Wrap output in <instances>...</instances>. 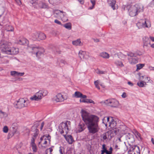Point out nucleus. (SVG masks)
I'll use <instances>...</instances> for the list:
<instances>
[{
    "mask_svg": "<svg viewBox=\"0 0 154 154\" xmlns=\"http://www.w3.org/2000/svg\"><path fill=\"white\" fill-rule=\"evenodd\" d=\"M28 40L26 39L22 38L18 40L16 43L21 45H24L27 43Z\"/></svg>",
    "mask_w": 154,
    "mask_h": 154,
    "instance_id": "17",
    "label": "nucleus"
},
{
    "mask_svg": "<svg viewBox=\"0 0 154 154\" xmlns=\"http://www.w3.org/2000/svg\"><path fill=\"white\" fill-rule=\"evenodd\" d=\"M128 154H140L139 147L136 146H132L128 152Z\"/></svg>",
    "mask_w": 154,
    "mask_h": 154,
    "instance_id": "10",
    "label": "nucleus"
},
{
    "mask_svg": "<svg viewBox=\"0 0 154 154\" xmlns=\"http://www.w3.org/2000/svg\"><path fill=\"white\" fill-rule=\"evenodd\" d=\"M145 81H147L148 82H147V83L148 82L150 81H152V80H150V78H149L148 77H146L145 78Z\"/></svg>",
    "mask_w": 154,
    "mask_h": 154,
    "instance_id": "58",
    "label": "nucleus"
},
{
    "mask_svg": "<svg viewBox=\"0 0 154 154\" xmlns=\"http://www.w3.org/2000/svg\"><path fill=\"white\" fill-rule=\"evenodd\" d=\"M128 60L130 63L131 64H135L138 62V60L135 57L128 58Z\"/></svg>",
    "mask_w": 154,
    "mask_h": 154,
    "instance_id": "21",
    "label": "nucleus"
},
{
    "mask_svg": "<svg viewBox=\"0 0 154 154\" xmlns=\"http://www.w3.org/2000/svg\"><path fill=\"white\" fill-rule=\"evenodd\" d=\"M39 7L41 8H48V6L45 3L40 2L38 4Z\"/></svg>",
    "mask_w": 154,
    "mask_h": 154,
    "instance_id": "25",
    "label": "nucleus"
},
{
    "mask_svg": "<svg viewBox=\"0 0 154 154\" xmlns=\"http://www.w3.org/2000/svg\"><path fill=\"white\" fill-rule=\"evenodd\" d=\"M87 103H95L94 101L91 99H87Z\"/></svg>",
    "mask_w": 154,
    "mask_h": 154,
    "instance_id": "53",
    "label": "nucleus"
},
{
    "mask_svg": "<svg viewBox=\"0 0 154 154\" xmlns=\"http://www.w3.org/2000/svg\"><path fill=\"white\" fill-rule=\"evenodd\" d=\"M119 129H116V130H113V132H114V133H115V134H118V133L119 132Z\"/></svg>",
    "mask_w": 154,
    "mask_h": 154,
    "instance_id": "55",
    "label": "nucleus"
},
{
    "mask_svg": "<svg viewBox=\"0 0 154 154\" xmlns=\"http://www.w3.org/2000/svg\"><path fill=\"white\" fill-rule=\"evenodd\" d=\"M59 152L60 154H63L64 152V148L63 146H60L59 147Z\"/></svg>",
    "mask_w": 154,
    "mask_h": 154,
    "instance_id": "41",
    "label": "nucleus"
},
{
    "mask_svg": "<svg viewBox=\"0 0 154 154\" xmlns=\"http://www.w3.org/2000/svg\"><path fill=\"white\" fill-rule=\"evenodd\" d=\"M39 126L38 123H37L35 124L31 128V131L32 133V137L31 140V145L33 150L35 152H36L37 150V146L35 143L34 142L39 133V131L37 128Z\"/></svg>",
    "mask_w": 154,
    "mask_h": 154,
    "instance_id": "2",
    "label": "nucleus"
},
{
    "mask_svg": "<svg viewBox=\"0 0 154 154\" xmlns=\"http://www.w3.org/2000/svg\"><path fill=\"white\" fill-rule=\"evenodd\" d=\"M91 2L92 3V4L93 5H92V7H90V9H91L93 8V7L94 6V5H95V2L94 0H91Z\"/></svg>",
    "mask_w": 154,
    "mask_h": 154,
    "instance_id": "56",
    "label": "nucleus"
},
{
    "mask_svg": "<svg viewBox=\"0 0 154 154\" xmlns=\"http://www.w3.org/2000/svg\"><path fill=\"white\" fill-rule=\"evenodd\" d=\"M49 3L52 5H56L58 2L57 0H49Z\"/></svg>",
    "mask_w": 154,
    "mask_h": 154,
    "instance_id": "42",
    "label": "nucleus"
},
{
    "mask_svg": "<svg viewBox=\"0 0 154 154\" xmlns=\"http://www.w3.org/2000/svg\"><path fill=\"white\" fill-rule=\"evenodd\" d=\"M8 131V128L6 126L4 127L3 128V131L5 133H7Z\"/></svg>",
    "mask_w": 154,
    "mask_h": 154,
    "instance_id": "46",
    "label": "nucleus"
},
{
    "mask_svg": "<svg viewBox=\"0 0 154 154\" xmlns=\"http://www.w3.org/2000/svg\"><path fill=\"white\" fill-rule=\"evenodd\" d=\"M72 43L73 45L76 46H81L83 45V43H81L80 39H78L76 40L73 41Z\"/></svg>",
    "mask_w": 154,
    "mask_h": 154,
    "instance_id": "24",
    "label": "nucleus"
},
{
    "mask_svg": "<svg viewBox=\"0 0 154 154\" xmlns=\"http://www.w3.org/2000/svg\"><path fill=\"white\" fill-rule=\"evenodd\" d=\"M82 95V94L79 91H76L75 93L73 95V97L79 98L81 97V96Z\"/></svg>",
    "mask_w": 154,
    "mask_h": 154,
    "instance_id": "30",
    "label": "nucleus"
},
{
    "mask_svg": "<svg viewBox=\"0 0 154 154\" xmlns=\"http://www.w3.org/2000/svg\"><path fill=\"white\" fill-rule=\"evenodd\" d=\"M111 117H105L104 118L103 120V123H104L105 126L107 127L108 125L109 122L111 121L110 118Z\"/></svg>",
    "mask_w": 154,
    "mask_h": 154,
    "instance_id": "18",
    "label": "nucleus"
},
{
    "mask_svg": "<svg viewBox=\"0 0 154 154\" xmlns=\"http://www.w3.org/2000/svg\"><path fill=\"white\" fill-rule=\"evenodd\" d=\"M105 145L104 144H103L102 145L103 150H102L101 151L106 152V154H107V153H108V150H107L106 148L105 147Z\"/></svg>",
    "mask_w": 154,
    "mask_h": 154,
    "instance_id": "45",
    "label": "nucleus"
},
{
    "mask_svg": "<svg viewBox=\"0 0 154 154\" xmlns=\"http://www.w3.org/2000/svg\"><path fill=\"white\" fill-rule=\"evenodd\" d=\"M96 72L97 74H103L105 73L104 72L102 71H100L99 69H97Z\"/></svg>",
    "mask_w": 154,
    "mask_h": 154,
    "instance_id": "49",
    "label": "nucleus"
},
{
    "mask_svg": "<svg viewBox=\"0 0 154 154\" xmlns=\"http://www.w3.org/2000/svg\"><path fill=\"white\" fill-rule=\"evenodd\" d=\"M128 84L131 86L133 85V84L130 82H128Z\"/></svg>",
    "mask_w": 154,
    "mask_h": 154,
    "instance_id": "62",
    "label": "nucleus"
},
{
    "mask_svg": "<svg viewBox=\"0 0 154 154\" xmlns=\"http://www.w3.org/2000/svg\"><path fill=\"white\" fill-rule=\"evenodd\" d=\"M106 134L107 139L110 140L113 136L112 135H111V134H112L111 131H109L106 132Z\"/></svg>",
    "mask_w": 154,
    "mask_h": 154,
    "instance_id": "34",
    "label": "nucleus"
},
{
    "mask_svg": "<svg viewBox=\"0 0 154 154\" xmlns=\"http://www.w3.org/2000/svg\"><path fill=\"white\" fill-rule=\"evenodd\" d=\"M45 35L42 32L38 33V40H43L46 38Z\"/></svg>",
    "mask_w": 154,
    "mask_h": 154,
    "instance_id": "23",
    "label": "nucleus"
},
{
    "mask_svg": "<svg viewBox=\"0 0 154 154\" xmlns=\"http://www.w3.org/2000/svg\"><path fill=\"white\" fill-rule=\"evenodd\" d=\"M11 45L10 42L5 41H2L0 42V50L2 52L6 54L7 50Z\"/></svg>",
    "mask_w": 154,
    "mask_h": 154,
    "instance_id": "7",
    "label": "nucleus"
},
{
    "mask_svg": "<svg viewBox=\"0 0 154 154\" xmlns=\"http://www.w3.org/2000/svg\"><path fill=\"white\" fill-rule=\"evenodd\" d=\"M112 147H110L109 149V150L108 151V153L107 154H112Z\"/></svg>",
    "mask_w": 154,
    "mask_h": 154,
    "instance_id": "52",
    "label": "nucleus"
},
{
    "mask_svg": "<svg viewBox=\"0 0 154 154\" xmlns=\"http://www.w3.org/2000/svg\"><path fill=\"white\" fill-rule=\"evenodd\" d=\"M66 99V98H65L63 96L61 93H58L54 97L53 100L57 102H63Z\"/></svg>",
    "mask_w": 154,
    "mask_h": 154,
    "instance_id": "12",
    "label": "nucleus"
},
{
    "mask_svg": "<svg viewBox=\"0 0 154 154\" xmlns=\"http://www.w3.org/2000/svg\"><path fill=\"white\" fill-rule=\"evenodd\" d=\"M70 122L69 121H67L66 122H62L60 124L59 126V131L60 133L63 135H66L68 133L69 130V126Z\"/></svg>",
    "mask_w": 154,
    "mask_h": 154,
    "instance_id": "5",
    "label": "nucleus"
},
{
    "mask_svg": "<svg viewBox=\"0 0 154 154\" xmlns=\"http://www.w3.org/2000/svg\"><path fill=\"white\" fill-rule=\"evenodd\" d=\"M107 2L109 5L111 7L113 10L116 9L115 7V5L116 2V0H108Z\"/></svg>",
    "mask_w": 154,
    "mask_h": 154,
    "instance_id": "16",
    "label": "nucleus"
},
{
    "mask_svg": "<svg viewBox=\"0 0 154 154\" xmlns=\"http://www.w3.org/2000/svg\"><path fill=\"white\" fill-rule=\"evenodd\" d=\"M149 38L152 42H154V37L150 36Z\"/></svg>",
    "mask_w": 154,
    "mask_h": 154,
    "instance_id": "61",
    "label": "nucleus"
},
{
    "mask_svg": "<svg viewBox=\"0 0 154 154\" xmlns=\"http://www.w3.org/2000/svg\"><path fill=\"white\" fill-rule=\"evenodd\" d=\"M126 8L128 9L130 15L131 17L136 16L138 13L143 11V7L142 6H139L138 5H135L131 6L128 5Z\"/></svg>",
    "mask_w": 154,
    "mask_h": 154,
    "instance_id": "3",
    "label": "nucleus"
},
{
    "mask_svg": "<svg viewBox=\"0 0 154 154\" xmlns=\"http://www.w3.org/2000/svg\"><path fill=\"white\" fill-rule=\"evenodd\" d=\"M63 26L69 30H70L71 29L72 26L71 23H66L65 24H64Z\"/></svg>",
    "mask_w": 154,
    "mask_h": 154,
    "instance_id": "32",
    "label": "nucleus"
},
{
    "mask_svg": "<svg viewBox=\"0 0 154 154\" xmlns=\"http://www.w3.org/2000/svg\"><path fill=\"white\" fill-rule=\"evenodd\" d=\"M149 151L148 149H145L143 151L142 154H149Z\"/></svg>",
    "mask_w": 154,
    "mask_h": 154,
    "instance_id": "47",
    "label": "nucleus"
},
{
    "mask_svg": "<svg viewBox=\"0 0 154 154\" xmlns=\"http://www.w3.org/2000/svg\"><path fill=\"white\" fill-rule=\"evenodd\" d=\"M127 55L130 57L129 58L134 57L136 56V54L132 52H129L127 54Z\"/></svg>",
    "mask_w": 154,
    "mask_h": 154,
    "instance_id": "40",
    "label": "nucleus"
},
{
    "mask_svg": "<svg viewBox=\"0 0 154 154\" xmlns=\"http://www.w3.org/2000/svg\"><path fill=\"white\" fill-rule=\"evenodd\" d=\"M54 22L55 23H57L58 24H59L60 25H62V24H61V23L60 22V21H59L58 20H57V19L55 20H54Z\"/></svg>",
    "mask_w": 154,
    "mask_h": 154,
    "instance_id": "54",
    "label": "nucleus"
},
{
    "mask_svg": "<svg viewBox=\"0 0 154 154\" xmlns=\"http://www.w3.org/2000/svg\"><path fill=\"white\" fill-rule=\"evenodd\" d=\"M135 135L137 137L139 138L140 139H141V137L140 134L138 132H136Z\"/></svg>",
    "mask_w": 154,
    "mask_h": 154,
    "instance_id": "48",
    "label": "nucleus"
},
{
    "mask_svg": "<svg viewBox=\"0 0 154 154\" xmlns=\"http://www.w3.org/2000/svg\"><path fill=\"white\" fill-rule=\"evenodd\" d=\"M53 12L54 14H56L57 16H59L61 18L62 16H63V12L62 11H60L58 10H55L53 11Z\"/></svg>",
    "mask_w": 154,
    "mask_h": 154,
    "instance_id": "19",
    "label": "nucleus"
},
{
    "mask_svg": "<svg viewBox=\"0 0 154 154\" xmlns=\"http://www.w3.org/2000/svg\"><path fill=\"white\" fill-rule=\"evenodd\" d=\"M11 128L13 129L14 131H15L17 128V124L16 123H14L12 124Z\"/></svg>",
    "mask_w": 154,
    "mask_h": 154,
    "instance_id": "37",
    "label": "nucleus"
},
{
    "mask_svg": "<svg viewBox=\"0 0 154 154\" xmlns=\"http://www.w3.org/2000/svg\"><path fill=\"white\" fill-rule=\"evenodd\" d=\"M100 56L104 58L108 59L109 57V54L106 52H102L100 53Z\"/></svg>",
    "mask_w": 154,
    "mask_h": 154,
    "instance_id": "28",
    "label": "nucleus"
},
{
    "mask_svg": "<svg viewBox=\"0 0 154 154\" xmlns=\"http://www.w3.org/2000/svg\"><path fill=\"white\" fill-rule=\"evenodd\" d=\"M104 103L112 107H117L119 106L118 101L114 99L107 100L105 101Z\"/></svg>",
    "mask_w": 154,
    "mask_h": 154,
    "instance_id": "8",
    "label": "nucleus"
},
{
    "mask_svg": "<svg viewBox=\"0 0 154 154\" xmlns=\"http://www.w3.org/2000/svg\"><path fill=\"white\" fill-rule=\"evenodd\" d=\"M115 63L116 65L120 67H122L124 66L123 63L121 61L116 60L115 62Z\"/></svg>",
    "mask_w": 154,
    "mask_h": 154,
    "instance_id": "35",
    "label": "nucleus"
},
{
    "mask_svg": "<svg viewBox=\"0 0 154 154\" xmlns=\"http://www.w3.org/2000/svg\"><path fill=\"white\" fill-rule=\"evenodd\" d=\"M46 138H47V140H49V139H50L51 137L49 135L48 136H43L41 137L40 139L41 141H40V143L42 142L43 140H45Z\"/></svg>",
    "mask_w": 154,
    "mask_h": 154,
    "instance_id": "36",
    "label": "nucleus"
},
{
    "mask_svg": "<svg viewBox=\"0 0 154 154\" xmlns=\"http://www.w3.org/2000/svg\"><path fill=\"white\" fill-rule=\"evenodd\" d=\"M137 26L139 29L149 28L151 26V24L148 20H146V19H142L140 20L137 22Z\"/></svg>",
    "mask_w": 154,
    "mask_h": 154,
    "instance_id": "6",
    "label": "nucleus"
},
{
    "mask_svg": "<svg viewBox=\"0 0 154 154\" xmlns=\"http://www.w3.org/2000/svg\"><path fill=\"white\" fill-rule=\"evenodd\" d=\"M137 85L140 87H143L144 85H146V82L144 81H141L140 82H138L137 83Z\"/></svg>",
    "mask_w": 154,
    "mask_h": 154,
    "instance_id": "33",
    "label": "nucleus"
},
{
    "mask_svg": "<svg viewBox=\"0 0 154 154\" xmlns=\"http://www.w3.org/2000/svg\"><path fill=\"white\" fill-rule=\"evenodd\" d=\"M16 2L19 5H20L21 4V2L20 0H15Z\"/></svg>",
    "mask_w": 154,
    "mask_h": 154,
    "instance_id": "57",
    "label": "nucleus"
},
{
    "mask_svg": "<svg viewBox=\"0 0 154 154\" xmlns=\"http://www.w3.org/2000/svg\"><path fill=\"white\" fill-rule=\"evenodd\" d=\"M78 130L79 132L83 131L85 129V125L83 123H80L78 125Z\"/></svg>",
    "mask_w": 154,
    "mask_h": 154,
    "instance_id": "27",
    "label": "nucleus"
},
{
    "mask_svg": "<svg viewBox=\"0 0 154 154\" xmlns=\"http://www.w3.org/2000/svg\"><path fill=\"white\" fill-rule=\"evenodd\" d=\"M37 47H35L33 46L29 47V48L30 50H32V52L33 54H36V53L38 51L39 48Z\"/></svg>",
    "mask_w": 154,
    "mask_h": 154,
    "instance_id": "26",
    "label": "nucleus"
},
{
    "mask_svg": "<svg viewBox=\"0 0 154 154\" xmlns=\"http://www.w3.org/2000/svg\"><path fill=\"white\" fill-rule=\"evenodd\" d=\"M81 97L83 98H86L87 97V96L85 95H83L82 94V95L81 96Z\"/></svg>",
    "mask_w": 154,
    "mask_h": 154,
    "instance_id": "64",
    "label": "nucleus"
},
{
    "mask_svg": "<svg viewBox=\"0 0 154 154\" xmlns=\"http://www.w3.org/2000/svg\"><path fill=\"white\" fill-rule=\"evenodd\" d=\"M8 116V115L6 113L0 110V118L3 119L7 117Z\"/></svg>",
    "mask_w": 154,
    "mask_h": 154,
    "instance_id": "29",
    "label": "nucleus"
},
{
    "mask_svg": "<svg viewBox=\"0 0 154 154\" xmlns=\"http://www.w3.org/2000/svg\"><path fill=\"white\" fill-rule=\"evenodd\" d=\"M60 62V63L63 64L64 65L67 64V62L64 60L61 59Z\"/></svg>",
    "mask_w": 154,
    "mask_h": 154,
    "instance_id": "50",
    "label": "nucleus"
},
{
    "mask_svg": "<svg viewBox=\"0 0 154 154\" xmlns=\"http://www.w3.org/2000/svg\"><path fill=\"white\" fill-rule=\"evenodd\" d=\"M18 52L19 49L18 48L14 47L11 48L10 46L7 50L6 54L8 55L17 54Z\"/></svg>",
    "mask_w": 154,
    "mask_h": 154,
    "instance_id": "11",
    "label": "nucleus"
},
{
    "mask_svg": "<svg viewBox=\"0 0 154 154\" xmlns=\"http://www.w3.org/2000/svg\"><path fill=\"white\" fill-rule=\"evenodd\" d=\"M149 68L150 70H154V67L149 66Z\"/></svg>",
    "mask_w": 154,
    "mask_h": 154,
    "instance_id": "63",
    "label": "nucleus"
},
{
    "mask_svg": "<svg viewBox=\"0 0 154 154\" xmlns=\"http://www.w3.org/2000/svg\"><path fill=\"white\" fill-rule=\"evenodd\" d=\"M65 137L66 140L68 141L69 144H72L73 141V139L72 137L70 135H68L67 136L65 135H64Z\"/></svg>",
    "mask_w": 154,
    "mask_h": 154,
    "instance_id": "22",
    "label": "nucleus"
},
{
    "mask_svg": "<svg viewBox=\"0 0 154 154\" xmlns=\"http://www.w3.org/2000/svg\"><path fill=\"white\" fill-rule=\"evenodd\" d=\"M110 119L111 121H110V122H108V125L111 128H115V127L117 125L116 122L113 120L112 117H111Z\"/></svg>",
    "mask_w": 154,
    "mask_h": 154,
    "instance_id": "13",
    "label": "nucleus"
},
{
    "mask_svg": "<svg viewBox=\"0 0 154 154\" xmlns=\"http://www.w3.org/2000/svg\"><path fill=\"white\" fill-rule=\"evenodd\" d=\"M6 29L8 31H13L14 30V29L11 26L8 25L6 27Z\"/></svg>",
    "mask_w": 154,
    "mask_h": 154,
    "instance_id": "39",
    "label": "nucleus"
},
{
    "mask_svg": "<svg viewBox=\"0 0 154 154\" xmlns=\"http://www.w3.org/2000/svg\"><path fill=\"white\" fill-rule=\"evenodd\" d=\"M45 52L44 49L40 48L38 51L36 53V56L37 57H39L42 55Z\"/></svg>",
    "mask_w": 154,
    "mask_h": 154,
    "instance_id": "20",
    "label": "nucleus"
},
{
    "mask_svg": "<svg viewBox=\"0 0 154 154\" xmlns=\"http://www.w3.org/2000/svg\"><path fill=\"white\" fill-rule=\"evenodd\" d=\"M143 47H147L149 44L151 45L150 44V41L149 38L147 37H145L143 38Z\"/></svg>",
    "mask_w": 154,
    "mask_h": 154,
    "instance_id": "14",
    "label": "nucleus"
},
{
    "mask_svg": "<svg viewBox=\"0 0 154 154\" xmlns=\"http://www.w3.org/2000/svg\"><path fill=\"white\" fill-rule=\"evenodd\" d=\"M11 75L14 76H21L24 74V72H20L16 71H12L11 72Z\"/></svg>",
    "mask_w": 154,
    "mask_h": 154,
    "instance_id": "15",
    "label": "nucleus"
},
{
    "mask_svg": "<svg viewBox=\"0 0 154 154\" xmlns=\"http://www.w3.org/2000/svg\"><path fill=\"white\" fill-rule=\"evenodd\" d=\"M94 85H95L96 87L98 89L100 90V87L99 86V82L98 80H97L94 82Z\"/></svg>",
    "mask_w": 154,
    "mask_h": 154,
    "instance_id": "44",
    "label": "nucleus"
},
{
    "mask_svg": "<svg viewBox=\"0 0 154 154\" xmlns=\"http://www.w3.org/2000/svg\"><path fill=\"white\" fill-rule=\"evenodd\" d=\"M102 137L103 139L104 140H105L106 139H107L106 132L103 134L102 135Z\"/></svg>",
    "mask_w": 154,
    "mask_h": 154,
    "instance_id": "51",
    "label": "nucleus"
},
{
    "mask_svg": "<svg viewBox=\"0 0 154 154\" xmlns=\"http://www.w3.org/2000/svg\"><path fill=\"white\" fill-rule=\"evenodd\" d=\"M38 33L35 32L34 33L32 37L34 40H38Z\"/></svg>",
    "mask_w": 154,
    "mask_h": 154,
    "instance_id": "38",
    "label": "nucleus"
},
{
    "mask_svg": "<svg viewBox=\"0 0 154 154\" xmlns=\"http://www.w3.org/2000/svg\"><path fill=\"white\" fill-rule=\"evenodd\" d=\"M122 96L123 98H125L126 97V94L125 92L123 93V94H122Z\"/></svg>",
    "mask_w": 154,
    "mask_h": 154,
    "instance_id": "60",
    "label": "nucleus"
},
{
    "mask_svg": "<svg viewBox=\"0 0 154 154\" xmlns=\"http://www.w3.org/2000/svg\"><path fill=\"white\" fill-rule=\"evenodd\" d=\"M85 54L86 52L85 51H80L79 52V57L82 59L84 58Z\"/></svg>",
    "mask_w": 154,
    "mask_h": 154,
    "instance_id": "31",
    "label": "nucleus"
},
{
    "mask_svg": "<svg viewBox=\"0 0 154 154\" xmlns=\"http://www.w3.org/2000/svg\"><path fill=\"white\" fill-rule=\"evenodd\" d=\"M44 122H43L42 123L41 125V127H40V129L41 130H42L44 126Z\"/></svg>",
    "mask_w": 154,
    "mask_h": 154,
    "instance_id": "59",
    "label": "nucleus"
},
{
    "mask_svg": "<svg viewBox=\"0 0 154 154\" xmlns=\"http://www.w3.org/2000/svg\"><path fill=\"white\" fill-rule=\"evenodd\" d=\"M16 108L21 109L22 108L26 107L28 104L26 101L23 98H20L17 102L16 104Z\"/></svg>",
    "mask_w": 154,
    "mask_h": 154,
    "instance_id": "9",
    "label": "nucleus"
},
{
    "mask_svg": "<svg viewBox=\"0 0 154 154\" xmlns=\"http://www.w3.org/2000/svg\"><path fill=\"white\" fill-rule=\"evenodd\" d=\"M144 66V64H138L137 65V70H140Z\"/></svg>",
    "mask_w": 154,
    "mask_h": 154,
    "instance_id": "43",
    "label": "nucleus"
},
{
    "mask_svg": "<svg viewBox=\"0 0 154 154\" xmlns=\"http://www.w3.org/2000/svg\"><path fill=\"white\" fill-rule=\"evenodd\" d=\"M81 116L90 133L94 134L98 131L100 128L98 125L99 118L97 116L90 115L85 111H82Z\"/></svg>",
    "mask_w": 154,
    "mask_h": 154,
    "instance_id": "1",
    "label": "nucleus"
},
{
    "mask_svg": "<svg viewBox=\"0 0 154 154\" xmlns=\"http://www.w3.org/2000/svg\"><path fill=\"white\" fill-rule=\"evenodd\" d=\"M48 94V92L46 90L39 91L30 97V99L32 100L39 101L41 100L43 97L47 95Z\"/></svg>",
    "mask_w": 154,
    "mask_h": 154,
    "instance_id": "4",
    "label": "nucleus"
}]
</instances>
